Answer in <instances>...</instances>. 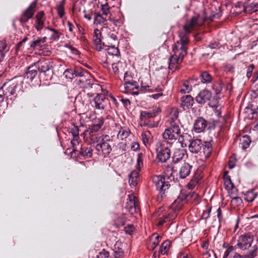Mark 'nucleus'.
<instances>
[{
    "mask_svg": "<svg viewBox=\"0 0 258 258\" xmlns=\"http://www.w3.org/2000/svg\"><path fill=\"white\" fill-rule=\"evenodd\" d=\"M199 16L192 17L186 21L183 26V32L179 34V40L174 43L172 46L173 54L178 57L184 58L187 54L188 44L189 42V35L197 27L201 26L199 23Z\"/></svg>",
    "mask_w": 258,
    "mask_h": 258,
    "instance_id": "nucleus-1",
    "label": "nucleus"
},
{
    "mask_svg": "<svg viewBox=\"0 0 258 258\" xmlns=\"http://www.w3.org/2000/svg\"><path fill=\"white\" fill-rule=\"evenodd\" d=\"M167 128L165 130L162 136L167 144L171 146L174 142L177 143V140L181 134L179 126L180 121L178 119V113L175 112L167 121Z\"/></svg>",
    "mask_w": 258,
    "mask_h": 258,
    "instance_id": "nucleus-2",
    "label": "nucleus"
},
{
    "mask_svg": "<svg viewBox=\"0 0 258 258\" xmlns=\"http://www.w3.org/2000/svg\"><path fill=\"white\" fill-rule=\"evenodd\" d=\"M161 111L162 109L161 107L157 106H154L147 110L141 111L140 119L142 122V125L150 128L157 127L159 124V120L152 121L151 119L157 116Z\"/></svg>",
    "mask_w": 258,
    "mask_h": 258,
    "instance_id": "nucleus-3",
    "label": "nucleus"
},
{
    "mask_svg": "<svg viewBox=\"0 0 258 258\" xmlns=\"http://www.w3.org/2000/svg\"><path fill=\"white\" fill-rule=\"evenodd\" d=\"M188 149L192 153H203L206 158L210 157L213 150L210 142H203L201 139L193 140L189 144Z\"/></svg>",
    "mask_w": 258,
    "mask_h": 258,
    "instance_id": "nucleus-4",
    "label": "nucleus"
},
{
    "mask_svg": "<svg viewBox=\"0 0 258 258\" xmlns=\"http://www.w3.org/2000/svg\"><path fill=\"white\" fill-rule=\"evenodd\" d=\"M39 72V77H43L44 80L51 79L53 74L52 62L48 59H41L35 63Z\"/></svg>",
    "mask_w": 258,
    "mask_h": 258,
    "instance_id": "nucleus-5",
    "label": "nucleus"
},
{
    "mask_svg": "<svg viewBox=\"0 0 258 258\" xmlns=\"http://www.w3.org/2000/svg\"><path fill=\"white\" fill-rule=\"evenodd\" d=\"M104 120L103 117H100L96 119L95 123L90 126L89 128L86 130L84 133L86 135H89V138L93 142H99V139H98L97 132L100 130L102 126L103 125Z\"/></svg>",
    "mask_w": 258,
    "mask_h": 258,
    "instance_id": "nucleus-6",
    "label": "nucleus"
},
{
    "mask_svg": "<svg viewBox=\"0 0 258 258\" xmlns=\"http://www.w3.org/2000/svg\"><path fill=\"white\" fill-rule=\"evenodd\" d=\"M109 141L110 137L108 135H102L99 138L100 143L96 146V150L98 152L101 151L104 157L107 156L112 151V148L108 142Z\"/></svg>",
    "mask_w": 258,
    "mask_h": 258,
    "instance_id": "nucleus-7",
    "label": "nucleus"
},
{
    "mask_svg": "<svg viewBox=\"0 0 258 258\" xmlns=\"http://www.w3.org/2000/svg\"><path fill=\"white\" fill-rule=\"evenodd\" d=\"M78 85L80 88L88 90L92 89L93 91H95L101 89V86L94 82V80L91 78L90 75V77H85L78 80Z\"/></svg>",
    "mask_w": 258,
    "mask_h": 258,
    "instance_id": "nucleus-8",
    "label": "nucleus"
},
{
    "mask_svg": "<svg viewBox=\"0 0 258 258\" xmlns=\"http://www.w3.org/2000/svg\"><path fill=\"white\" fill-rule=\"evenodd\" d=\"M253 239V236L250 233L243 234L239 237L235 247L237 246L242 250H246L251 246Z\"/></svg>",
    "mask_w": 258,
    "mask_h": 258,
    "instance_id": "nucleus-9",
    "label": "nucleus"
},
{
    "mask_svg": "<svg viewBox=\"0 0 258 258\" xmlns=\"http://www.w3.org/2000/svg\"><path fill=\"white\" fill-rule=\"evenodd\" d=\"M1 89L3 90V94L4 95V96L7 98L10 97V99L12 100L17 97L16 92L19 91L18 89H20V86L18 83H13L9 86L5 84Z\"/></svg>",
    "mask_w": 258,
    "mask_h": 258,
    "instance_id": "nucleus-10",
    "label": "nucleus"
},
{
    "mask_svg": "<svg viewBox=\"0 0 258 258\" xmlns=\"http://www.w3.org/2000/svg\"><path fill=\"white\" fill-rule=\"evenodd\" d=\"M166 178H157V180H155L156 188L159 191V195L158 196V200H161L163 197H165V192L169 189L170 184L168 181H165Z\"/></svg>",
    "mask_w": 258,
    "mask_h": 258,
    "instance_id": "nucleus-11",
    "label": "nucleus"
},
{
    "mask_svg": "<svg viewBox=\"0 0 258 258\" xmlns=\"http://www.w3.org/2000/svg\"><path fill=\"white\" fill-rule=\"evenodd\" d=\"M93 102L95 109L98 110H104L110 105L109 99L102 93H97L93 99Z\"/></svg>",
    "mask_w": 258,
    "mask_h": 258,
    "instance_id": "nucleus-12",
    "label": "nucleus"
},
{
    "mask_svg": "<svg viewBox=\"0 0 258 258\" xmlns=\"http://www.w3.org/2000/svg\"><path fill=\"white\" fill-rule=\"evenodd\" d=\"M37 3V1L35 0L24 11L20 18V21L21 23L28 22L30 19L33 17L36 11Z\"/></svg>",
    "mask_w": 258,
    "mask_h": 258,
    "instance_id": "nucleus-13",
    "label": "nucleus"
},
{
    "mask_svg": "<svg viewBox=\"0 0 258 258\" xmlns=\"http://www.w3.org/2000/svg\"><path fill=\"white\" fill-rule=\"evenodd\" d=\"M199 195L195 191L188 192L185 189L180 190V193L177 199L174 201V203H180L184 200L187 199L188 200L198 201L200 199Z\"/></svg>",
    "mask_w": 258,
    "mask_h": 258,
    "instance_id": "nucleus-14",
    "label": "nucleus"
},
{
    "mask_svg": "<svg viewBox=\"0 0 258 258\" xmlns=\"http://www.w3.org/2000/svg\"><path fill=\"white\" fill-rule=\"evenodd\" d=\"M157 159L161 162H165L170 157V151L168 147L161 144L156 149Z\"/></svg>",
    "mask_w": 258,
    "mask_h": 258,
    "instance_id": "nucleus-15",
    "label": "nucleus"
},
{
    "mask_svg": "<svg viewBox=\"0 0 258 258\" xmlns=\"http://www.w3.org/2000/svg\"><path fill=\"white\" fill-rule=\"evenodd\" d=\"M212 97V92L206 89L200 91L195 98L196 101L200 105H203L211 100Z\"/></svg>",
    "mask_w": 258,
    "mask_h": 258,
    "instance_id": "nucleus-16",
    "label": "nucleus"
},
{
    "mask_svg": "<svg viewBox=\"0 0 258 258\" xmlns=\"http://www.w3.org/2000/svg\"><path fill=\"white\" fill-rule=\"evenodd\" d=\"M144 154L143 153L138 154L137 164L136 165V169L132 171L128 175V177H139L141 175L140 172H141V168L143 167V159Z\"/></svg>",
    "mask_w": 258,
    "mask_h": 258,
    "instance_id": "nucleus-17",
    "label": "nucleus"
},
{
    "mask_svg": "<svg viewBox=\"0 0 258 258\" xmlns=\"http://www.w3.org/2000/svg\"><path fill=\"white\" fill-rule=\"evenodd\" d=\"M35 23L34 27L37 31H40L44 27L45 21V13L44 11L38 12L35 17Z\"/></svg>",
    "mask_w": 258,
    "mask_h": 258,
    "instance_id": "nucleus-18",
    "label": "nucleus"
},
{
    "mask_svg": "<svg viewBox=\"0 0 258 258\" xmlns=\"http://www.w3.org/2000/svg\"><path fill=\"white\" fill-rule=\"evenodd\" d=\"M208 125L207 121L203 117H198L195 121L194 124V130L197 133L203 132Z\"/></svg>",
    "mask_w": 258,
    "mask_h": 258,
    "instance_id": "nucleus-19",
    "label": "nucleus"
},
{
    "mask_svg": "<svg viewBox=\"0 0 258 258\" xmlns=\"http://www.w3.org/2000/svg\"><path fill=\"white\" fill-rule=\"evenodd\" d=\"M194 103V99L191 95H184L181 98L180 107L183 110H186L192 106Z\"/></svg>",
    "mask_w": 258,
    "mask_h": 258,
    "instance_id": "nucleus-20",
    "label": "nucleus"
},
{
    "mask_svg": "<svg viewBox=\"0 0 258 258\" xmlns=\"http://www.w3.org/2000/svg\"><path fill=\"white\" fill-rule=\"evenodd\" d=\"M176 149L175 150L173 155L172 157V162L176 164L181 161L186 154V151L183 149Z\"/></svg>",
    "mask_w": 258,
    "mask_h": 258,
    "instance_id": "nucleus-21",
    "label": "nucleus"
},
{
    "mask_svg": "<svg viewBox=\"0 0 258 258\" xmlns=\"http://www.w3.org/2000/svg\"><path fill=\"white\" fill-rule=\"evenodd\" d=\"M183 58L179 57L175 55L174 54L171 55L169 59V69L170 70H178L179 64L183 60Z\"/></svg>",
    "mask_w": 258,
    "mask_h": 258,
    "instance_id": "nucleus-22",
    "label": "nucleus"
},
{
    "mask_svg": "<svg viewBox=\"0 0 258 258\" xmlns=\"http://www.w3.org/2000/svg\"><path fill=\"white\" fill-rule=\"evenodd\" d=\"M101 36L102 34L100 30L95 29L94 31L93 41L99 51H100L103 48V46H105L104 43L102 42Z\"/></svg>",
    "mask_w": 258,
    "mask_h": 258,
    "instance_id": "nucleus-23",
    "label": "nucleus"
},
{
    "mask_svg": "<svg viewBox=\"0 0 258 258\" xmlns=\"http://www.w3.org/2000/svg\"><path fill=\"white\" fill-rule=\"evenodd\" d=\"M192 137L191 135L187 133H183L181 135H179L177 141V143H179L182 148H184L187 146L188 143L193 141Z\"/></svg>",
    "mask_w": 258,
    "mask_h": 258,
    "instance_id": "nucleus-24",
    "label": "nucleus"
},
{
    "mask_svg": "<svg viewBox=\"0 0 258 258\" xmlns=\"http://www.w3.org/2000/svg\"><path fill=\"white\" fill-rule=\"evenodd\" d=\"M37 75L38 69L34 64V66H29L27 68V71L26 73L25 77L29 79V80L32 82Z\"/></svg>",
    "mask_w": 258,
    "mask_h": 258,
    "instance_id": "nucleus-25",
    "label": "nucleus"
},
{
    "mask_svg": "<svg viewBox=\"0 0 258 258\" xmlns=\"http://www.w3.org/2000/svg\"><path fill=\"white\" fill-rule=\"evenodd\" d=\"M78 152V156H81L85 158H89L92 156L93 149L90 147L84 146L82 147L81 150Z\"/></svg>",
    "mask_w": 258,
    "mask_h": 258,
    "instance_id": "nucleus-26",
    "label": "nucleus"
},
{
    "mask_svg": "<svg viewBox=\"0 0 258 258\" xmlns=\"http://www.w3.org/2000/svg\"><path fill=\"white\" fill-rule=\"evenodd\" d=\"M74 73L75 74V78L80 77L81 78H83L85 77H90V73L81 67H75Z\"/></svg>",
    "mask_w": 258,
    "mask_h": 258,
    "instance_id": "nucleus-27",
    "label": "nucleus"
},
{
    "mask_svg": "<svg viewBox=\"0 0 258 258\" xmlns=\"http://www.w3.org/2000/svg\"><path fill=\"white\" fill-rule=\"evenodd\" d=\"M135 199H136V197L134 195L131 194L128 195V202L126 203L125 208L132 214L133 213V206L135 205Z\"/></svg>",
    "mask_w": 258,
    "mask_h": 258,
    "instance_id": "nucleus-28",
    "label": "nucleus"
},
{
    "mask_svg": "<svg viewBox=\"0 0 258 258\" xmlns=\"http://www.w3.org/2000/svg\"><path fill=\"white\" fill-rule=\"evenodd\" d=\"M94 24H99L102 25H106V18L103 17V15L100 14L99 13H94Z\"/></svg>",
    "mask_w": 258,
    "mask_h": 258,
    "instance_id": "nucleus-29",
    "label": "nucleus"
},
{
    "mask_svg": "<svg viewBox=\"0 0 258 258\" xmlns=\"http://www.w3.org/2000/svg\"><path fill=\"white\" fill-rule=\"evenodd\" d=\"M258 11V3H252L244 6V12L252 14Z\"/></svg>",
    "mask_w": 258,
    "mask_h": 258,
    "instance_id": "nucleus-30",
    "label": "nucleus"
},
{
    "mask_svg": "<svg viewBox=\"0 0 258 258\" xmlns=\"http://www.w3.org/2000/svg\"><path fill=\"white\" fill-rule=\"evenodd\" d=\"M142 137L143 143L146 146L150 145L152 142L153 136L149 131L144 132L142 135Z\"/></svg>",
    "mask_w": 258,
    "mask_h": 258,
    "instance_id": "nucleus-31",
    "label": "nucleus"
},
{
    "mask_svg": "<svg viewBox=\"0 0 258 258\" xmlns=\"http://www.w3.org/2000/svg\"><path fill=\"white\" fill-rule=\"evenodd\" d=\"M251 142V141L249 136L244 135L242 136L240 139V144L241 145V148L243 150H245L249 147Z\"/></svg>",
    "mask_w": 258,
    "mask_h": 258,
    "instance_id": "nucleus-32",
    "label": "nucleus"
},
{
    "mask_svg": "<svg viewBox=\"0 0 258 258\" xmlns=\"http://www.w3.org/2000/svg\"><path fill=\"white\" fill-rule=\"evenodd\" d=\"M257 195V194L254 192V189H252L246 191L244 194V199L247 202H251L254 201Z\"/></svg>",
    "mask_w": 258,
    "mask_h": 258,
    "instance_id": "nucleus-33",
    "label": "nucleus"
},
{
    "mask_svg": "<svg viewBox=\"0 0 258 258\" xmlns=\"http://www.w3.org/2000/svg\"><path fill=\"white\" fill-rule=\"evenodd\" d=\"M191 167L188 164H185L182 166L179 171L180 177H186L190 173Z\"/></svg>",
    "mask_w": 258,
    "mask_h": 258,
    "instance_id": "nucleus-34",
    "label": "nucleus"
},
{
    "mask_svg": "<svg viewBox=\"0 0 258 258\" xmlns=\"http://www.w3.org/2000/svg\"><path fill=\"white\" fill-rule=\"evenodd\" d=\"M130 130L126 127H120V130L118 133L117 137L120 138L121 140H123L127 138L130 134Z\"/></svg>",
    "mask_w": 258,
    "mask_h": 258,
    "instance_id": "nucleus-35",
    "label": "nucleus"
},
{
    "mask_svg": "<svg viewBox=\"0 0 258 258\" xmlns=\"http://www.w3.org/2000/svg\"><path fill=\"white\" fill-rule=\"evenodd\" d=\"M200 77L203 83H210L213 79L212 76L207 71L202 72Z\"/></svg>",
    "mask_w": 258,
    "mask_h": 258,
    "instance_id": "nucleus-36",
    "label": "nucleus"
},
{
    "mask_svg": "<svg viewBox=\"0 0 258 258\" xmlns=\"http://www.w3.org/2000/svg\"><path fill=\"white\" fill-rule=\"evenodd\" d=\"M171 242L169 240H165L160 246L159 252L162 255L167 253L170 246Z\"/></svg>",
    "mask_w": 258,
    "mask_h": 258,
    "instance_id": "nucleus-37",
    "label": "nucleus"
},
{
    "mask_svg": "<svg viewBox=\"0 0 258 258\" xmlns=\"http://www.w3.org/2000/svg\"><path fill=\"white\" fill-rule=\"evenodd\" d=\"M224 86V84L223 82L219 80L213 83L212 88L215 91V93L218 95L221 93Z\"/></svg>",
    "mask_w": 258,
    "mask_h": 258,
    "instance_id": "nucleus-38",
    "label": "nucleus"
},
{
    "mask_svg": "<svg viewBox=\"0 0 258 258\" xmlns=\"http://www.w3.org/2000/svg\"><path fill=\"white\" fill-rule=\"evenodd\" d=\"M124 253L122 248L117 247L115 248L113 253L110 255V258H123Z\"/></svg>",
    "mask_w": 258,
    "mask_h": 258,
    "instance_id": "nucleus-39",
    "label": "nucleus"
},
{
    "mask_svg": "<svg viewBox=\"0 0 258 258\" xmlns=\"http://www.w3.org/2000/svg\"><path fill=\"white\" fill-rule=\"evenodd\" d=\"M66 4V0H61L60 4L56 7L57 13L60 18H62L65 14L64 7Z\"/></svg>",
    "mask_w": 258,
    "mask_h": 258,
    "instance_id": "nucleus-40",
    "label": "nucleus"
},
{
    "mask_svg": "<svg viewBox=\"0 0 258 258\" xmlns=\"http://www.w3.org/2000/svg\"><path fill=\"white\" fill-rule=\"evenodd\" d=\"M46 29L53 32L49 38L51 41H57L59 39L60 33L58 30L49 27H46Z\"/></svg>",
    "mask_w": 258,
    "mask_h": 258,
    "instance_id": "nucleus-41",
    "label": "nucleus"
},
{
    "mask_svg": "<svg viewBox=\"0 0 258 258\" xmlns=\"http://www.w3.org/2000/svg\"><path fill=\"white\" fill-rule=\"evenodd\" d=\"M224 187L227 190H232L235 187V184L231 178H224Z\"/></svg>",
    "mask_w": 258,
    "mask_h": 258,
    "instance_id": "nucleus-42",
    "label": "nucleus"
},
{
    "mask_svg": "<svg viewBox=\"0 0 258 258\" xmlns=\"http://www.w3.org/2000/svg\"><path fill=\"white\" fill-rule=\"evenodd\" d=\"M201 178H191L186 185L188 189H193L197 185L200 184Z\"/></svg>",
    "mask_w": 258,
    "mask_h": 258,
    "instance_id": "nucleus-43",
    "label": "nucleus"
},
{
    "mask_svg": "<svg viewBox=\"0 0 258 258\" xmlns=\"http://www.w3.org/2000/svg\"><path fill=\"white\" fill-rule=\"evenodd\" d=\"M108 53L110 55H115L117 56H120V51L117 47L113 46H109L107 49Z\"/></svg>",
    "mask_w": 258,
    "mask_h": 258,
    "instance_id": "nucleus-44",
    "label": "nucleus"
},
{
    "mask_svg": "<svg viewBox=\"0 0 258 258\" xmlns=\"http://www.w3.org/2000/svg\"><path fill=\"white\" fill-rule=\"evenodd\" d=\"M71 133H72L74 140L78 141L79 139V130L78 126L74 125L73 128H71Z\"/></svg>",
    "mask_w": 258,
    "mask_h": 258,
    "instance_id": "nucleus-45",
    "label": "nucleus"
},
{
    "mask_svg": "<svg viewBox=\"0 0 258 258\" xmlns=\"http://www.w3.org/2000/svg\"><path fill=\"white\" fill-rule=\"evenodd\" d=\"M125 87V88H128L131 89L133 90L134 89H138V83L135 81H133L131 82L130 81H126L124 83Z\"/></svg>",
    "mask_w": 258,
    "mask_h": 258,
    "instance_id": "nucleus-46",
    "label": "nucleus"
},
{
    "mask_svg": "<svg viewBox=\"0 0 258 258\" xmlns=\"http://www.w3.org/2000/svg\"><path fill=\"white\" fill-rule=\"evenodd\" d=\"M43 43H42L40 37H38L36 40L32 41L30 44V46L33 49H35L36 47H41Z\"/></svg>",
    "mask_w": 258,
    "mask_h": 258,
    "instance_id": "nucleus-47",
    "label": "nucleus"
},
{
    "mask_svg": "<svg viewBox=\"0 0 258 258\" xmlns=\"http://www.w3.org/2000/svg\"><path fill=\"white\" fill-rule=\"evenodd\" d=\"M74 71V69H68L64 71L63 74L66 78L72 79L75 78Z\"/></svg>",
    "mask_w": 258,
    "mask_h": 258,
    "instance_id": "nucleus-48",
    "label": "nucleus"
},
{
    "mask_svg": "<svg viewBox=\"0 0 258 258\" xmlns=\"http://www.w3.org/2000/svg\"><path fill=\"white\" fill-rule=\"evenodd\" d=\"M177 216V214L175 211H171L166 216H164L165 218L167 220V221H173L174 219L176 218Z\"/></svg>",
    "mask_w": 258,
    "mask_h": 258,
    "instance_id": "nucleus-49",
    "label": "nucleus"
},
{
    "mask_svg": "<svg viewBox=\"0 0 258 258\" xmlns=\"http://www.w3.org/2000/svg\"><path fill=\"white\" fill-rule=\"evenodd\" d=\"M97 258H110L109 252L103 249L98 253Z\"/></svg>",
    "mask_w": 258,
    "mask_h": 258,
    "instance_id": "nucleus-50",
    "label": "nucleus"
},
{
    "mask_svg": "<svg viewBox=\"0 0 258 258\" xmlns=\"http://www.w3.org/2000/svg\"><path fill=\"white\" fill-rule=\"evenodd\" d=\"M9 50V47L7 46L5 40H0V52L5 50V52L8 51Z\"/></svg>",
    "mask_w": 258,
    "mask_h": 258,
    "instance_id": "nucleus-51",
    "label": "nucleus"
},
{
    "mask_svg": "<svg viewBox=\"0 0 258 258\" xmlns=\"http://www.w3.org/2000/svg\"><path fill=\"white\" fill-rule=\"evenodd\" d=\"M162 239V236L160 235H157L156 236L155 240L152 243L151 245V249L154 250L157 246L159 244L160 241Z\"/></svg>",
    "mask_w": 258,
    "mask_h": 258,
    "instance_id": "nucleus-52",
    "label": "nucleus"
},
{
    "mask_svg": "<svg viewBox=\"0 0 258 258\" xmlns=\"http://www.w3.org/2000/svg\"><path fill=\"white\" fill-rule=\"evenodd\" d=\"M125 221L124 216H121L115 220V223L117 227H120L124 225Z\"/></svg>",
    "mask_w": 258,
    "mask_h": 258,
    "instance_id": "nucleus-53",
    "label": "nucleus"
},
{
    "mask_svg": "<svg viewBox=\"0 0 258 258\" xmlns=\"http://www.w3.org/2000/svg\"><path fill=\"white\" fill-rule=\"evenodd\" d=\"M110 7L107 3L105 5H101V11H102V15H107L110 13Z\"/></svg>",
    "mask_w": 258,
    "mask_h": 258,
    "instance_id": "nucleus-54",
    "label": "nucleus"
},
{
    "mask_svg": "<svg viewBox=\"0 0 258 258\" xmlns=\"http://www.w3.org/2000/svg\"><path fill=\"white\" fill-rule=\"evenodd\" d=\"M134 230L135 227L132 224H128L124 227V231L125 233L130 235L133 234Z\"/></svg>",
    "mask_w": 258,
    "mask_h": 258,
    "instance_id": "nucleus-55",
    "label": "nucleus"
},
{
    "mask_svg": "<svg viewBox=\"0 0 258 258\" xmlns=\"http://www.w3.org/2000/svg\"><path fill=\"white\" fill-rule=\"evenodd\" d=\"M220 109V108H218V106H216L215 109V114L217 117H220L222 121H225V117L224 116H221V111Z\"/></svg>",
    "mask_w": 258,
    "mask_h": 258,
    "instance_id": "nucleus-56",
    "label": "nucleus"
},
{
    "mask_svg": "<svg viewBox=\"0 0 258 258\" xmlns=\"http://www.w3.org/2000/svg\"><path fill=\"white\" fill-rule=\"evenodd\" d=\"M257 247L249 251L246 255H244L245 258H254L256 256Z\"/></svg>",
    "mask_w": 258,
    "mask_h": 258,
    "instance_id": "nucleus-57",
    "label": "nucleus"
},
{
    "mask_svg": "<svg viewBox=\"0 0 258 258\" xmlns=\"http://www.w3.org/2000/svg\"><path fill=\"white\" fill-rule=\"evenodd\" d=\"M236 162V159L234 157L231 156L229 160L228 166L230 169L233 168Z\"/></svg>",
    "mask_w": 258,
    "mask_h": 258,
    "instance_id": "nucleus-58",
    "label": "nucleus"
},
{
    "mask_svg": "<svg viewBox=\"0 0 258 258\" xmlns=\"http://www.w3.org/2000/svg\"><path fill=\"white\" fill-rule=\"evenodd\" d=\"M254 68L253 64H250L247 67L246 76L249 79L252 75V73Z\"/></svg>",
    "mask_w": 258,
    "mask_h": 258,
    "instance_id": "nucleus-59",
    "label": "nucleus"
},
{
    "mask_svg": "<svg viewBox=\"0 0 258 258\" xmlns=\"http://www.w3.org/2000/svg\"><path fill=\"white\" fill-rule=\"evenodd\" d=\"M211 211V208H209L207 210L204 211L202 214V218L205 220L207 219L210 217Z\"/></svg>",
    "mask_w": 258,
    "mask_h": 258,
    "instance_id": "nucleus-60",
    "label": "nucleus"
},
{
    "mask_svg": "<svg viewBox=\"0 0 258 258\" xmlns=\"http://www.w3.org/2000/svg\"><path fill=\"white\" fill-rule=\"evenodd\" d=\"M234 247H235V246H230L228 247V248L227 249V250L225 251L224 252V254L223 255V258H227L230 253L234 250Z\"/></svg>",
    "mask_w": 258,
    "mask_h": 258,
    "instance_id": "nucleus-61",
    "label": "nucleus"
},
{
    "mask_svg": "<svg viewBox=\"0 0 258 258\" xmlns=\"http://www.w3.org/2000/svg\"><path fill=\"white\" fill-rule=\"evenodd\" d=\"M183 87L186 91L190 92L192 90V86L190 84L189 82L187 81H184L183 84Z\"/></svg>",
    "mask_w": 258,
    "mask_h": 258,
    "instance_id": "nucleus-62",
    "label": "nucleus"
},
{
    "mask_svg": "<svg viewBox=\"0 0 258 258\" xmlns=\"http://www.w3.org/2000/svg\"><path fill=\"white\" fill-rule=\"evenodd\" d=\"M119 63V61L117 63H113L112 64V68L113 71L115 74H118L119 73V68H118V64Z\"/></svg>",
    "mask_w": 258,
    "mask_h": 258,
    "instance_id": "nucleus-63",
    "label": "nucleus"
},
{
    "mask_svg": "<svg viewBox=\"0 0 258 258\" xmlns=\"http://www.w3.org/2000/svg\"><path fill=\"white\" fill-rule=\"evenodd\" d=\"M131 149L134 151H137L140 149V145L137 142H133L131 145Z\"/></svg>",
    "mask_w": 258,
    "mask_h": 258,
    "instance_id": "nucleus-64",
    "label": "nucleus"
}]
</instances>
